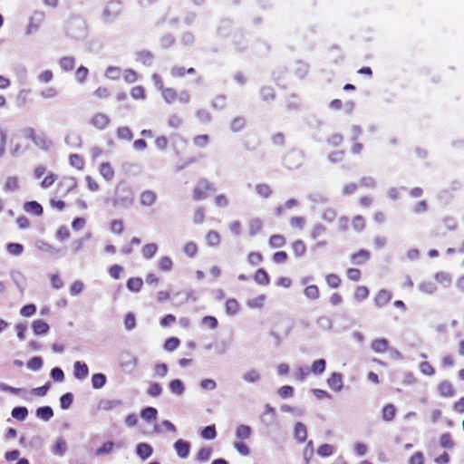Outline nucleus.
Instances as JSON below:
<instances>
[{"label": "nucleus", "instance_id": "f257e3e1", "mask_svg": "<svg viewBox=\"0 0 464 464\" xmlns=\"http://www.w3.org/2000/svg\"><path fill=\"white\" fill-rule=\"evenodd\" d=\"M328 387L334 392H340L343 387V376L340 373L334 372L327 379Z\"/></svg>", "mask_w": 464, "mask_h": 464}, {"label": "nucleus", "instance_id": "f03ea898", "mask_svg": "<svg viewBox=\"0 0 464 464\" xmlns=\"http://www.w3.org/2000/svg\"><path fill=\"white\" fill-rule=\"evenodd\" d=\"M153 453L152 447L146 442L138 443L136 446V454L142 460L148 459Z\"/></svg>", "mask_w": 464, "mask_h": 464}, {"label": "nucleus", "instance_id": "7ed1b4c3", "mask_svg": "<svg viewBox=\"0 0 464 464\" xmlns=\"http://www.w3.org/2000/svg\"><path fill=\"white\" fill-rule=\"evenodd\" d=\"M153 430L155 433L170 432L175 433L177 431L176 426L169 420H165L160 423L154 425Z\"/></svg>", "mask_w": 464, "mask_h": 464}, {"label": "nucleus", "instance_id": "20e7f679", "mask_svg": "<svg viewBox=\"0 0 464 464\" xmlns=\"http://www.w3.org/2000/svg\"><path fill=\"white\" fill-rule=\"evenodd\" d=\"M174 449L179 457L185 459L189 454L190 445L185 440H179L174 443Z\"/></svg>", "mask_w": 464, "mask_h": 464}, {"label": "nucleus", "instance_id": "39448f33", "mask_svg": "<svg viewBox=\"0 0 464 464\" xmlns=\"http://www.w3.org/2000/svg\"><path fill=\"white\" fill-rule=\"evenodd\" d=\"M89 370L85 363L76 362L73 365V374L75 378L82 380L88 376Z\"/></svg>", "mask_w": 464, "mask_h": 464}, {"label": "nucleus", "instance_id": "423d86ee", "mask_svg": "<svg viewBox=\"0 0 464 464\" xmlns=\"http://www.w3.org/2000/svg\"><path fill=\"white\" fill-rule=\"evenodd\" d=\"M169 389L174 395L181 396L185 392V384L179 379H175L169 382Z\"/></svg>", "mask_w": 464, "mask_h": 464}, {"label": "nucleus", "instance_id": "0eeeda50", "mask_svg": "<svg viewBox=\"0 0 464 464\" xmlns=\"http://www.w3.org/2000/svg\"><path fill=\"white\" fill-rule=\"evenodd\" d=\"M32 329L34 334H45L49 330V325L43 320H35L32 324Z\"/></svg>", "mask_w": 464, "mask_h": 464}, {"label": "nucleus", "instance_id": "6e6552de", "mask_svg": "<svg viewBox=\"0 0 464 464\" xmlns=\"http://www.w3.org/2000/svg\"><path fill=\"white\" fill-rule=\"evenodd\" d=\"M251 428L247 425H239L237 429H236V438L238 440H247L248 438H250L251 436Z\"/></svg>", "mask_w": 464, "mask_h": 464}, {"label": "nucleus", "instance_id": "1a4fd4ad", "mask_svg": "<svg viewBox=\"0 0 464 464\" xmlns=\"http://www.w3.org/2000/svg\"><path fill=\"white\" fill-rule=\"evenodd\" d=\"M24 208L26 212L34 215H41L43 212L42 206L36 201H30L24 204Z\"/></svg>", "mask_w": 464, "mask_h": 464}, {"label": "nucleus", "instance_id": "9d476101", "mask_svg": "<svg viewBox=\"0 0 464 464\" xmlns=\"http://www.w3.org/2000/svg\"><path fill=\"white\" fill-rule=\"evenodd\" d=\"M36 416L43 420H49L53 416V411L51 407L44 406L37 409Z\"/></svg>", "mask_w": 464, "mask_h": 464}, {"label": "nucleus", "instance_id": "9b49d317", "mask_svg": "<svg viewBox=\"0 0 464 464\" xmlns=\"http://www.w3.org/2000/svg\"><path fill=\"white\" fill-rule=\"evenodd\" d=\"M295 438L298 442H304L306 439V428L302 423L295 426Z\"/></svg>", "mask_w": 464, "mask_h": 464}, {"label": "nucleus", "instance_id": "f8f14e48", "mask_svg": "<svg viewBox=\"0 0 464 464\" xmlns=\"http://www.w3.org/2000/svg\"><path fill=\"white\" fill-rule=\"evenodd\" d=\"M109 123L108 118L103 114H97L92 119V124L97 129H103Z\"/></svg>", "mask_w": 464, "mask_h": 464}, {"label": "nucleus", "instance_id": "ddd939ff", "mask_svg": "<svg viewBox=\"0 0 464 464\" xmlns=\"http://www.w3.org/2000/svg\"><path fill=\"white\" fill-rule=\"evenodd\" d=\"M157 415H158V411L153 407L145 408L140 412V417L146 421H151V420H156Z\"/></svg>", "mask_w": 464, "mask_h": 464}, {"label": "nucleus", "instance_id": "4468645a", "mask_svg": "<svg viewBox=\"0 0 464 464\" xmlns=\"http://www.w3.org/2000/svg\"><path fill=\"white\" fill-rule=\"evenodd\" d=\"M67 449L66 442L63 440H58L52 448V452L55 456H63Z\"/></svg>", "mask_w": 464, "mask_h": 464}, {"label": "nucleus", "instance_id": "2eb2a0df", "mask_svg": "<svg viewBox=\"0 0 464 464\" xmlns=\"http://www.w3.org/2000/svg\"><path fill=\"white\" fill-rule=\"evenodd\" d=\"M325 366L326 362L324 359L316 360L312 364L311 372L315 375L322 374L325 370Z\"/></svg>", "mask_w": 464, "mask_h": 464}, {"label": "nucleus", "instance_id": "dca6fc26", "mask_svg": "<svg viewBox=\"0 0 464 464\" xmlns=\"http://www.w3.org/2000/svg\"><path fill=\"white\" fill-rule=\"evenodd\" d=\"M255 281L259 285H266L269 284L270 278L265 270L259 269L255 275Z\"/></svg>", "mask_w": 464, "mask_h": 464}, {"label": "nucleus", "instance_id": "f3484780", "mask_svg": "<svg viewBox=\"0 0 464 464\" xmlns=\"http://www.w3.org/2000/svg\"><path fill=\"white\" fill-rule=\"evenodd\" d=\"M106 377L102 373H95L92 377V384L94 389H100L104 386Z\"/></svg>", "mask_w": 464, "mask_h": 464}, {"label": "nucleus", "instance_id": "a211bd4d", "mask_svg": "<svg viewBox=\"0 0 464 464\" xmlns=\"http://www.w3.org/2000/svg\"><path fill=\"white\" fill-rule=\"evenodd\" d=\"M28 415V410L25 407H16L12 410V417L17 420H24Z\"/></svg>", "mask_w": 464, "mask_h": 464}, {"label": "nucleus", "instance_id": "6ab92c4d", "mask_svg": "<svg viewBox=\"0 0 464 464\" xmlns=\"http://www.w3.org/2000/svg\"><path fill=\"white\" fill-rule=\"evenodd\" d=\"M100 173L105 179L111 180L113 178L114 170L111 165L103 163L100 168Z\"/></svg>", "mask_w": 464, "mask_h": 464}, {"label": "nucleus", "instance_id": "aec40b11", "mask_svg": "<svg viewBox=\"0 0 464 464\" xmlns=\"http://www.w3.org/2000/svg\"><path fill=\"white\" fill-rule=\"evenodd\" d=\"M391 300V295L387 291L382 290L375 296L377 305L382 306L386 304Z\"/></svg>", "mask_w": 464, "mask_h": 464}, {"label": "nucleus", "instance_id": "412c9836", "mask_svg": "<svg viewBox=\"0 0 464 464\" xmlns=\"http://www.w3.org/2000/svg\"><path fill=\"white\" fill-rule=\"evenodd\" d=\"M201 437L204 440H214L217 437V431L214 425L205 427L201 431Z\"/></svg>", "mask_w": 464, "mask_h": 464}, {"label": "nucleus", "instance_id": "4be33fe9", "mask_svg": "<svg viewBox=\"0 0 464 464\" xmlns=\"http://www.w3.org/2000/svg\"><path fill=\"white\" fill-rule=\"evenodd\" d=\"M142 285H143V282L139 277L130 278V279H129V281L127 283L128 289L132 292L140 291Z\"/></svg>", "mask_w": 464, "mask_h": 464}, {"label": "nucleus", "instance_id": "5701e85b", "mask_svg": "<svg viewBox=\"0 0 464 464\" xmlns=\"http://www.w3.org/2000/svg\"><path fill=\"white\" fill-rule=\"evenodd\" d=\"M73 401V396L71 392H67L63 394L60 398V406L63 410H67L70 408Z\"/></svg>", "mask_w": 464, "mask_h": 464}, {"label": "nucleus", "instance_id": "b1692460", "mask_svg": "<svg viewBox=\"0 0 464 464\" xmlns=\"http://www.w3.org/2000/svg\"><path fill=\"white\" fill-rule=\"evenodd\" d=\"M114 449V443L112 441H106L101 447H99L96 450V454L104 455L110 454L112 452Z\"/></svg>", "mask_w": 464, "mask_h": 464}, {"label": "nucleus", "instance_id": "393cba45", "mask_svg": "<svg viewBox=\"0 0 464 464\" xmlns=\"http://www.w3.org/2000/svg\"><path fill=\"white\" fill-rule=\"evenodd\" d=\"M239 310V304L237 301L234 299H229L226 303V311L228 314L233 315L236 314Z\"/></svg>", "mask_w": 464, "mask_h": 464}, {"label": "nucleus", "instance_id": "a878e982", "mask_svg": "<svg viewBox=\"0 0 464 464\" xmlns=\"http://www.w3.org/2000/svg\"><path fill=\"white\" fill-rule=\"evenodd\" d=\"M212 455V450L210 448H203L198 450L197 454V460L205 462L210 459Z\"/></svg>", "mask_w": 464, "mask_h": 464}, {"label": "nucleus", "instance_id": "bb28decb", "mask_svg": "<svg viewBox=\"0 0 464 464\" xmlns=\"http://www.w3.org/2000/svg\"><path fill=\"white\" fill-rule=\"evenodd\" d=\"M388 344L384 339H378L372 342V348L377 353H383L387 350Z\"/></svg>", "mask_w": 464, "mask_h": 464}, {"label": "nucleus", "instance_id": "cd10ccee", "mask_svg": "<svg viewBox=\"0 0 464 464\" xmlns=\"http://www.w3.org/2000/svg\"><path fill=\"white\" fill-rule=\"evenodd\" d=\"M396 410L393 405H386L382 409V418L385 420H391L395 416Z\"/></svg>", "mask_w": 464, "mask_h": 464}, {"label": "nucleus", "instance_id": "c85d7f7f", "mask_svg": "<svg viewBox=\"0 0 464 464\" xmlns=\"http://www.w3.org/2000/svg\"><path fill=\"white\" fill-rule=\"evenodd\" d=\"M43 366V360L41 357H34L27 362V368L31 371H38Z\"/></svg>", "mask_w": 464, "mask_h": 464}, {"label": "nucleus", "instance_id": "c756f323", "mask_svg": "<svg viewBox=\"0 0 464 464\" xmlns=\"http://www.w3.org/2000/svg\"><path fill=\"white\" fill-rule=\"evenodd\" d=\"M266 300V296L264 295H258L256 297H254L250 299L247 302L248 306L252 308H259L262 307Z\"/></svg>", "mask_w": 464, "mask_h": 464}, {"label": "nucleus", "instance_id": "7c9ffc66", "mask_svg": "<svg viewBox=\"0 0 464 464\" xmlns=\"http://www.w3.org/2000/svg\"><path fill=\"white\" fill-rule=\"evenodd\" d=\"M24 247L18 243H10L7 245V251L14 256H19L23 253Z\"/></svg>", "mask_w": 464, "mask_h": 464}, {"label": "nucleus", "instance_id": "2f4dec72", "mask_svg": "<svg viewBox=\"0 0 464 464\" xmlns=\"http://www.w3.org/2000/svg\"><path fill=\"white\" fill-rule=\"evenodd\" d=\"M60 66L64 71H70L74 66V60L72 57H63L60 60Z\"/></svg>", "mask_w": 464, "mask_h": 464}, {"label": "nucleus", "instance_id": "473e14b6", "mask_svg": "<svg viewBox=\"0 0 464 464\" xmlns=\"http://www.w3.org/2000/svg\"><path fill=\"white\" fill-rule=\"evenodd\" d=\"M369 295V291L365 286H358L354 292V297L358 301L366 299Z\"/></svg>", "mask_w": 464, "mask_h": 464}, {"label": "nucleus", "instance_id": "72a5a7b5", "mask_svg": "<svg viewBox=\"0 0 464 464\" xmlns=\"http://www.w3.org/2000/svg\"><path fill=\"white\" fill-rule=\"evenodd\" d=\"M304 295L310 299H316L319 296V290L316 285H308L304 289Z\"/></svg>", "mask_w": 464, "mask_h": 464}, {"label": "nucleus", "instance_id": "f704fd0d", "mask_svg": "<svg viewBox=\"0 0 464 464\" xmlns=\"http://www.w3.org/2000/svg\"><path fill=\"white\" fill-rule=\"evenodd\" d=\"M36 312V307L34 304H27L21 308L20 314L24 317H31Z\"/></svg>", "mask_w": 464, "mask_h": 464}, {"label": "nucleus", "instance_id": "c9c22d12", "mask_svg": "<svg viewBox=\"0 0 464 464\" xmlns=\"http://www.w3.org/2000/svg\"><path fill=\"white\" fill-rule=\"evenodd\" d=\"M140 200L143 205L150 206L154 202L155 195L150 191H145L141 194Z\"/></svg>", "mask_w": 464, "mask_h": 464}, {"label": "nucleus", "instance_id": "e433bc0d", "mask_svg": "<svg viewBox=\"0 0 464 464\" xmlns=\"http://www.w3.org/2000/svg\"><path fill=\"white\" fill-rule=\"evenodd\" d=\"M317 453L322 457H328L334 453V447L330 444H324L319 447Z\"/></svg>", "mask_w": 464, "mask_h": 464}, {"label": "nucleus", "instance_id": "4c0bfd02", "mask_svg": "<svg viewBox=\"0 0 464 464\" xmlns=\"http://www.w3.org/2000/svg\"><path fill=\"white\" fill-rule=\"evenodd\" d=\"M179 345V340L178 338L172 337L166 341L164 348L166 351L172 352L177 349Z\"/></svg>", "mask_w": 464, "mask_h": 464}, {"label": "nucleus", "instance_id": "58836bf2", "mask_svg": "<svg viewBox=\"0 0 464 464\" xmlns=\"http://www.w3.org/2000/svg\"><path fill=\"white\" fill-rule=\"evenodd\" d=\"M70 164L77 169H82L84 165L83 160L76 154L70 156Z\"/></svg>", "mask_w": 464, "mask_h": 464}, {"label": "nucleus", "instance_id": "ea45409f", "mask_svg": "<svg viewBox=\"0 0 464 464\" xmlns=\"http://www.w3.org/2000/svg\"><path fill=\"white\" fill-rule=\"evenodd\" d=\"M277 392L281 398L286 399L293 396L294 389L291 386L285 385L281 387Z\"/></svg>", "mask_w": 464, "mask_h": 464}, {"label": "nucleus", "instance_id": "a19ab883", "mask_svg": "<svg viewBox=\"0 0 464 464\" xmlns=\"http://www.w3.org/2000/svg\"><path fill=\"white\" fill-rule=\"evenodd\" d=\"M285 238L282 236H273L270 238V246L272 247H281L285 245Z\"/></svg>", "mask_w": 464, "mask_h": 464}, {"label": "nucleus", "instance_id": "79ce46f5", "mask_svg": "<svg viewBox=\"0 0 464 464\" xmlns=\"http://www.w3.org/2000/svg\"><path fill=\"white\" fill-rule=\"evenodd\" d=\"M53 75V72L52 71L50 70H45V71H43L39 73L38 75V80L41 82H44V83H47L49 82L52 81Z\"/></svg>", "mask_w": 464, "mask_h": 464}, {"label": "nucleus", "instance_id": "37998d69", "mask_svg": "<svg viewBox=\"0 0 464 464\" xmlns=\"http://www.w3.org/2000/svg\"><path fill=\"white\" fill-rule=\"evenodd\" d=\"M156 245L149 244L142 248V253L145 257H151L156 253Z\"/></svg>", "mask_w": 464, "mask_h": 464}, {"label": "nucleus", "instance_id": "c03bdc74", "mask_svg": "<svg viewBox=\"0 0 464 464\" xmlns=\"http://www.w3.org/2000/svg\"><path fill=\"white\" fill-rule=\"evenodd\" d=\"M439 390L440 392V394L443 396H450L453 393L452 387L448 382H443L440 385Z\"/></svg>", "mask_w": 464, "mask_h": 464}, {"label": "nucleus", "instance_id": "a18cd8bd", "mask_svg": "<svg viewBox=\"0 0 464 464\" xmlns=\"http://www.w3.org/2000/svg\"><path fill=\"white\" fill-rule=\"evenodd\" d=\"M87 74H88V70L87 68L83 67V66H81L77 69L76 71V73H75V78L76 80L79 82H82L86 77H87Z\"/></svg>", "mask_w": 464, "mask_h": 464}, {"label": "nucleus", "instance_id": "49530a36", "mask_svg": "<svg viewBox=\"0 0 464 464\" xmlns=\"http://www.w3.org/2000/svg\"><path fill=\"white\" fill-rule=\"evenodd\" d=\"M51 376L53 380L57 382H63L64 379V374L62 369L60 368H53L51 372Z\"/></svg>", "mask_w": 464, "mask_h": 464}, {"label": "nucleus", "instance_id": "de8ad7c7", "mask_svg": "<svg viewBox=\"0 0 464 464\" xmlns=\"http://www.w3.org/2000/svg\"><path fill=\"white\" fill-rule=\"evenodd\" d=\"M122 271L123 268L118 265H114L109 269L110 276L114 279H118Z\"/></svg>", "mask_w": 464, "mask_h": 464}, {"label": "nucleus", "instance_id": "09e8293b", "mask_svg": "<svg viewBox=\"0 0 464 464\" xmlns=\"http://www.w3.org/2000/svg\"><path fill=\"white\" fill-rule=\"evenodd\" d=\"M293 250L295 255L302 256L305 251V246L303 242L296 241L293 244Z\"/></svg>", "mask_w": 464, "mask_h": 464}, {"label": "nucleus", "instance_id": "8fccbe9b", "mask_svg": "<svg viewBox=\"0 0 464 464\" xmlns=\"http://www.w3.org/2000/svg\"><path fill=\"white\" fill-rule=\"evenodd\" d=\"M159 266L161 270L168 271L172 266V261L169 257H163L160 260Z\"/></svg>", "mask_w": 464, "mask_h": 464}, {"label": "nucleus", "instance_id": "3c124183", "mask_svg": "<svg viewBox=\"0 0 464 464\" xmlns=\"http://www.w3.org/2000/svg\"><path fill=\"white\" fill-rule=\"evenodd\" d=\"M83 287L84 285L82 282L76 281L71 285L70 292L72 295H76L82 291Z\"/></svg>", "mask_w": 464, "mask_h": 464}, {"label": "nucleus", "instance_id": "603ef678", "mask_svg": "<svg viewBox=\"0 0 464 464\" xmlns=\"http://www.w3.org/2000/svg\"><path fill=\"white\" fill-rule=\"evenodd\" d=\"M203 324L210 329H214L218 325V321L215 317L206 316L203 318Z\"/></svg>", "mask_w": 464, "mask_h": 464}, {"label": "nucleus", "instance_id": "864d4df0", "mask_svg": "<svg viewBox=\"0 0 464 464\" xmlns=\"http://www.w3.org/2000/svg\"><path fill=\"white\" fill-rule=\"evenodd\" d=\"M312 393L314 395V397L318 400H324V399H328L330 398V395L329 393L324 391V390H321V389H313L312 390Z\"/></svg>", "mask_w": 464, "mask_h": 464}, {"label": "nucleus", "instance_id": "5fc2aeb1", "mask_svg": "<svg viewBox=\"0 0 464 464\" xmlns=\"http://www.w3.org/2000/svg\"><path fill=\"white\" fill-rule=\"evenodd\" d=\"M261 261H262L261 254L253 252L248 255V262L251 265H253V266L258 265Z\"/></svg>", "mask_w": 464, "mask_h": 464}, {"label": "nucleus", "instance_id": "6e6d98bb", "mask_svg": "<svg viewBox=\"0 0 464 464\" xmlns=\"http://www.w3.org/2000/svg\"><path fill=\"white\" fill-rule=\"evenodd\" d=\"M200 386L204 390L212 391L216 388V382L211 379H205L201 381Z\"/></svg>", "mask_w": 464, "mask_h": 464}, {"label": "nucleus", "instance_id": "4d7b16f0", "mask_svg": "<svg viewBox=\"0 0 464 464\" xmlns=\"http://www.w3.org/2000/svg\"><path fill=\"white\" fill-rule=\"evenodd\" d=\"M308 373L309 372L306 368H299L295 372L294 376L296 380L303 381L306 378Z\"/></svg>", "mask_w": 464, "mask_h": 464}, {"label": "nucleus", "instance_id": "13d9d810", "mask_svg": "<svg viewBox=\"0 0 464 464\" xmlns=\"http://www.w3.org/2000/svg\"><path fill=\"white\" fill-rule=\"evenodd\" d=\"M207 241L210 246H216L219 242V236L216 232H209L207 236Z\"/></svg>", "mask_w": 464, "mask_h": 464}, {"label": "nucleus", "instance_id": "bf43d9fd", "mask_svg": "<svg viewBox=\"0 0 464 464\" xmlns=\"http://www.w3.org/2000/svg\"><path fill=\"white\" fill-rule=\"evenodd\" d=\"M326 282L331 287H337L340 284V279L335 275H328L326 276Z\"/></svg>", "mask_w": 464, "mask_h": 464}, {"label": "nucleus", "instance_id": "052dcab7", "mask_svg": "<svg viewBox=\"0 0 464 464\" xmlns=\"http://www.w3.org/2000/svg\"><path fill=\"white\" fill-rule=\"evenodd\" d=\"M121 72L117 67H109L106 71V76L111 79H116L120 76Z\"/></svg>", "mask_w": 464, "mask_h": 464}, {"label": "nucleus", "instance_id": "680f3d73", "mask_svg": "<svg viewBox=\"0 0 464 464\" xmlns=\"http://www.w3.org/2000/svg\"><path fill=\"white\" fill-rule=\"evenodd\" d=\"M235 449L243 456H246L249 454V450L247 446L242 442H236Z\"/></svg>", "mask_w": 464, "mask_h": 464}, {"label": "nucleus", "instance_id": "e2e57ef3", "mask_svg": "<svg viewBox=\"0 0 464 464\" xmlns=\"http://www.w3.org/2000/svg\"><path fill=\"white\" fill-rule=\"evenodd\" d=\"M15 331H16V334H17V337L19 338V340L23 341L24 340L25 336H24V334H25V331H26V325L24 324H19L15 326Z\"/></svg>", "mask_w": 464, "mask_h": 464}, {"label": "nucleus", "instance_id": "0e129e2a", "mask_svg": "<svg viewBox=\"0 0 464 464\" xmlns=\"http://www.w3.org/2000/svg\"><path fill=\"white\" fill-rule=\"evenodd\" d=\"M420 372L422 373H424V374L431 375L433 373L432 366L430 363L426 362H421L420 364Z\"/></svg>", "mask_w": 464, "mask_h": 464}, {"label": "nucleus", "instance_id": "69168bd1", "mask_svg": "<svg viewBox=\"0 0 464 464\" xmlns=\"http://www.w3.org/2000/svg\"><path fill=\"white\" fill-rule=\"evenodd\" d=\"M167 372H168V367L166 364L162 363V364L156 365L155 373L158 376L164 377L167 374Z\"/></svg>", "mask_w": 464, "mask_h": 464}, {"label": "nucleus", "instance_id": "338daca9", "mask_svg": "<svg viewBox=\"0 0 464 464\" xmlns=\"http://www.w3.org/2000/svg\"><path fill=\"white\" fill-rule=\"evenodd\" d=\"M148 392L151 396H158L161 392V387L160 384L154 383L150 385V387L148 390Z\"/></svg>", "mask_w": 464, "mask_h": 464}, {"label": "nucleus", "instance_id": "774afa93", "mask_svg": "<svg viewBox=\"0 0 464 464\" xmlns=\"http://www.w3.org/2000/svg\"><path fill=\"white\" fill-rule=\"evenodd\" d=\"M184 251L188 256H192L197 252V246L193 243H188L185 246Z\"/></svg>", "mask_w": 464, "mask_h": 464}]
</instances>
